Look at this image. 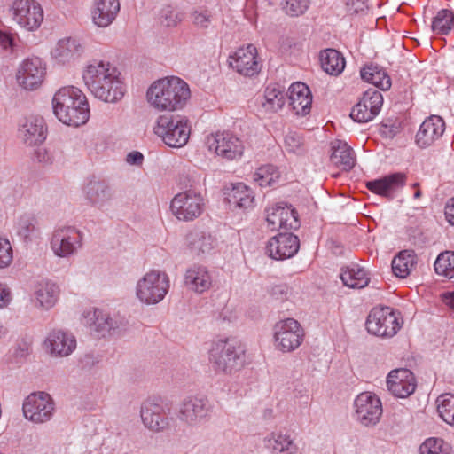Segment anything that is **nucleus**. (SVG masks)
Instances as JSON below:
<instances>
[{
    "label": "nucleus",
    "mask_w": 454,
    "mask_h": 454,
    "mask_svg": "<svg viewBox=\"0 0 454 454\" xmlns=\"http://www.w3.org/2000/svg\"><path fill=\"white\" fill-rule=\"evenodd\" d=\"M280 174L273 165L262 166L254 173V181L261 187H271L277 184Z\"/></svg>",
    "instance_id": "a19ab883"
},
{
    "label": "nucleus",
    "mask_w": 454,
    "mask_h": 454,
    "mask_svg": "<svg viewBox=\"0 0 454 454\" xmlns=\"http://www.w3.org/2000/svg\"><path fill=\"white\" fill-rule=\"evenodd\" d=\"M322 68L331 75H339L345 67L341 53L334 49H326L320 53Z\"/></svg>",
    "instance_id": "c9c22d12"
},
{
    "label": "nucleus",
    "mask_w": 454,
    "mask_h": 454,
    "mask_svg": "<svg viewBox=\"0 0 454 454\" xmlns=\"http://www.w3.org/2000/svg\"><path fill=\"white\" fill-rule=\"evenodd\" d=\"M12 261V249L10 242L0 238V268H5Z\"/></svg>",
    "instance_id": "5fc2aeb1"
},
{
    "label": "nucleus",
    "mask_w": 454,
    "mask_h": 454,
    "mask_svg": "<svg viewBox=\"0 0 454 454\" xmlns=\"http://www.w3.org/2000/svg\"><path fill=\"white\" fill-rule=\"evenodd\" d=\"M340 278L344 286L351 288H363L369 283L367 272L358 266L342 269Z\"/></svg>",
    "instance_id": "4c0bfd02"
},
{
    "label": "nucleus",
    "mask_w": 454,
    "mask_h": 454,
    "mask_svg": "<svg viewBox=\"0 0 454 454\" xmlns=\"http://www.w3.org/2000/svg\"><path fill=\"white\" fill-rule=\"evenodd\" d=\"M388 390L400 398L411 395L415 388L416 382L413 373L408 369H396L389 372L387 378Z\"/></svg>",
    "instance_id": "b1692460"
},
{
    "label": "nucleus",
    "mask_w": 454,
    "mask_h": 454,
    "mask_svg": "<svg viewBox=\"0 0 454 454\" xmlns=\"http://www.w3.org/2000/svg\"><path fill=\"white\" fill-rule=\"evenodd\" d=\"M12 20L27 31L37 30L43 20V11L35 0H14L10 7Z\"/></svg>",
    "instance_id": "9d476101"
},
{
    "label": "nucleus",
    "mask_w": 454,
    "mask_h": 454,
    "mask_svg": "<svg viewBox=\"0 0 454 454\" xmlns=\"http://www.w3.org/2000/svg\"><path fill=\"white\" fill-rule=\"evenodd\" d=\"M11 301V294L7 288L0 284V308L7 306Z\"/></svg>",
    "instance_id": "052dcab7"
},
{
    "label": "nucleus",
    "mask_w": 454,
    "mask_h": 454,
    "mask_svg": "<svg viewBox=\"0 0 454 454\" xmlns=\"http://www.w3.org/2000/svg\"><path fill=\"white\" fill-rule=\"evenodd\" d=\"M405 174L394 173L382 178L368 182L366 187L373 193L387 198H392L394 194L405 184Z\"/></svg>",
    "instance_id": "c85d7f7f"
},
{
    "label": "nucleus",
    "mask_w": 454,
    "mask_h": 454,
    "mask_svg": "<svg viewBox=\"0 0 454 454\" xmlns=\"http://www.w3.org/2000/svg\"><path fill=\"white\" fill-rule=\"evenodd\" d=\"M188 242L191 249L198 254L207 253L213 248V239L204 232L190 233Z\"/></svg>",
    "instance_id": "09e8293b"
},
{
    "label": "nucleus",
    "mask_w": 454,
    "mask_h": 454,
    "mask_svg": "<svg viewBox=\"0 0 454 454\" xmlns=\"http://www.w3.org/2000/svg\"><path fill=\"white\" fill-rule=\"evenodd\" d=\"M13 44V38L11 35L0 31V45L4 49L7 50L9 48H12Z\"/></svg>",
    "instance_id": "bf43d9fd"
},
{
    "label": "nucleus",
    "mask_w": 454,
    "mask_h": 454,
    "mask_svg": "<svg viewBox=\"0 0 454 454\" xmlns=\"http://www.w3.org/2000/svg\"><path fill=\"white\" fill-rule=\"evenodd\" d=\"M434 270L449 279L454 278V251L442 252L434 262Z\"/></svg>",
    "instance_id": "c03bdc74"
},
{
    "label": "nucleus",
    "mask_w": 454,
    "mask_h": 454,
    "mask_svg": "<svg viewBox=\"0 0 454 454\" xmlns=\"http://www.w3.org/2000/svg\"><path fill=\"white\" fill-rule=\"evenodd\" d=\"M82 246V233L73 226H62L56 229L51 237V247L59 257L74 254Z\"/></svg>",
    "instance_id": "ddd939ff"
},
{
    "label": "nucleus",
    "mask_w": 454,
    "mask_h": 454,
    "mask_svg": "<svg viewBox=\"0 0 454 454\" xmlns=\"http://www.w3.org/2000/svg\"><path fill=\"white\" fill-rule=\"evenodd\" d=\"M229 66L240 75L253 77L259 74L262 62L254 45L247 44L239 47L229 56Z\"/></svg>",
    "instance_id": "4468645a"
},
{
    "label": "nucleus",
    "mask_w": 454,
    "mask_h": 454,
    "mask_svg": "<svg viewBox=\"0 0 454 454\" xmlns=\"http://www.w3.org/2000/svg\"><path fill=\"white\" fill-rule=\"evenodd\" d=\"M432 30L436 35H448L454 27V12L440 10L432 21Z\"/></svg>",
    "instance_id": "79ce46f5"
},
{
    "label": "nucleus",
    "mask_w": 454,
    "mask_h": 454,
    "mask_svg": "<svg viewBox=\"0 0 454 454\" xmlns=\"http://www.w3.org/2000/svg\"><path fill=\"white\" fill-rule=\"evenodd\" d=\"M382 104L381 93L376 90H368L352 108L350 117L357 122H368L380 113Z\"/></svg>",
    "instance_id": "a211bd4d"
},
{
    "label": "nucleus",
    "mask_w": 454,
    "mask_h": 454,
    "mask_svg": "<svg viewBox=\"0 0 454 454\" xmlns=\"http://www.w3.org/2000/svg\"><path fill=\"white\" fill-rule=\"evenodd\" d=\"M416 263V255L413 251L400 252L392 261L394 274L399 278L407 277Z\"/></svg>",
    "instance_id": "58836bf2"
},
{
    "label": "nucleus",
    "mask_w": 454,
    "mask_h": 454,
    "mask_svg": "<svg viewBox=\"0 0 454 454\" xmlns=\"http://www.w3.org/2000/svg\"><path fill=\"white\" fill-rule=\"evenodd\" d=\"M204 198L195 189H189L177 193L171 200L170 210L180 221H192L203 212Z\"/></svg>",
    "instance_id": "6e6552de"
},
{
    "label": "nucleus",
    "mask_w": 454,
    "mask_h": 454,
    "mask_svg": "<svg viewBox=\"0 0 454 454\" xmlns=\"http://www.w3.org/2000/svg\"><path fill=\"white\" fill-rule=\"evenodd\" d=\"M413 188L415 189L413 197L418 200L421 197V191L419 187V184H414Z\"/></svg>",
    "instance_id": "0e129e2a"
},
{
    "label": "nucleus",
    "mask_w": 454,
    "mask_h": 454,
    "mask_svg": "<svg viewBox=\"0 0 454 454\" xmlns=\"http://www.w3.org/2000/svg\"><path fill=\"white\" fill-rule=\"evenodd\" d=\"M119 0H94L91 8L93 23L98 27H109L120 12Z\"/></svg>",
    "instance_id": "bb28decb"
},
{
    "label": "nucleus",
    "mask_w": 454,
    "mask_h": 454,
    "mask_svg": "<svg viewBox=\"0 0 454 454\" xmlns=\"http://www.w3.org/2000/svg\"><path fill=\"white\" fill-rule=\"evenodd\" d=\"M53 112L64 124L78 127L87 122L90 108L86 96L74 86L59 89L52 99Z\"/></svg>",
    "instance_id": "7ed1b4c3"
},
{
    "label": "nucleus",
    "mask_w": 454,
    "mask_h": 454,
    "mask_svg": "<svg viewBox=\"0 0 454 454\" xmlns=\"http://www.w3.org/2000/svg\"><path fill=\"white\" fill-rule=\"evenodd\" d=\"M143 155L139 152H133L128 154L127 161L134 165H141L143 162Z\"/></svg>",
    "instance_id": "680f3d73"
},
{
    "label": "nucleus",
    "mask_w": 454,
    "mask_h": 454,
    "mask_svg": "<svg viewBox=\"0 0 454 454\" xmlns=\"http://www.w3.org/2000/svg\"><path fill=\"white\" fill-rule=\"evenodd\" d=\"M289 287L286 284L275 285L270 288V295L278 301H285L287 299Z\"/></svg>",
    "instance_id": "6e6d98bb"
},
{
    "label": "nucleus",
    "mask_w": 454,
    "mask_h": 454,
    "mask_svg": "<svg viewBox=\"0 0 454 454\" xmlns=\"http://www.w3.org/2000/svg\"><path fill=\"white\" fill-rule=\"evenodd\" d=\"M169 278L164 271L153 270L137 284L136 294L145 304H157L164 299L169 289Z\"/></svg>",
    "instance_id": "423d86ee"
},
{
    "label": "nucleus",
    "mask_w": 454,
    "mask_h": 454,
    "mask_svg": "<svg viewBox=\"0 0 454 454\" xmlns=\"http://www.w3.org/2000/svg\"><path fill=\"white\" fill-rule=\"evenodd\" d=\"M153 131L167 145L180 148L190 138L191 124L185 116L163 114L158 117Z\"/></svg>",
    "instance_id": "39448f33"
},
{
    "label": "nucleus",
    "mask_w": 454,
    "mask_h": 454,
    "mask_svg": "<svg viewBox=\"0 0 454 454\" xmlns=\"http://www.w3.org/2000/svg\"><path fill=\"white\" fill-rule=\"evenodd\" d=\"M212 275L207 267L193 264L189 267L184 274V283L188 290L198 294H203L212 286Z\"/></svg>",
    "instance_id": "cd10ccee"
},
{
    "label": "nucleus",
    "mask_w": 454,
    "mask_h": 454,
    "mask_svg": "<svg viewBox=\"0 0 454 454\" xmlns=\"http://www.w3.org/2000/svg\"><path fill=\"white\" fill-rule=\"evenodd\" d=\"M211 405L207 399L202 397H189L180 407L178 417L180 420L193 425L209 416Z\"/></svg>",
    "instance_id": "5701e85b"
},
{
    "label": "nucleus",
    "mask_w": 454,
    "mask_h": 454,
    "mask_svg": "<svg viewBox=\"0 0 454 454\" xmlns=\"http://www.w3.org/2000/svg\"><path fill=\"white\" fill-rule=\"evenodd\" d=\"M35 160L43 164H49L52 162V157L44 148H38L35 151Z\"/></svg>",
    "instance_id": "4d7b16f0"
},
{
    "label": "nucleus",
    "mask_w": 454,
    "mask_h": 454,
    "mask_svg": "<svg viewBox=\"0 0 454 454\" xmlns=\"http://www.w3.org/2000/svg\"><path fill=\"white\" fill-rule=\"evenodd\" d=\"M189 20L195 28L205 30L210 26L213 16L207 8L200 6L191 11Z\"/></svg>",
    "instance_id": "de8ad7c7"
},
{
    "label": "nucleus",
    "mask_w": 454,
    "mask_h": 454,
    "mask_svg": "<svg viewBox=\"0 0 454 454\" xmlns=\"http://www.w3.org/2000/svg\"><path fill=\"white\" fill-rule=\"evenodd\" d=\"M331 163L342 171H349L356 164V155L353 149L342 140L331 143Z\"/></svg>",
    "instance_id": "7c9ffc66"
},
{
    "label": "nucleus",
    "mask_w": 454,
    "mask_h": 454,
    "mask_svg": "<svg viewBox=\"0 0 454 454\" xmlns=\"http://www.w3.org/2000/svg\"><path fill=\"white\" fill-rule=\"evenodd\" d=\"M208 359L215 373L223 375H232L247 364L245 345L229 338L212 342Z\"/></svg>",
    "instance_id": "20e7f679"
},
{
    "label": "nucleus",
    "mask_w": 454,
    "mask_h": 454,
    "mask_svg": "<svg viewBox=\"0 0 454 454\" xmlns=\"http://www.w3.org/2000/svg\"><path fill=\"white\" fill-rule=\"evenodd\" d=\"M304 330L300 323L294 318L280 320L274 325V345L284 353L297 349L304 340Z\"/></svg>",
    "instance_id": "0eeeda50"
},
{
    "label": "nucleus",
    "mask_w": 454,
    "mask_h": 454,
    "mask_svg": "<svg viewBox=\"0 0 454 454\" xmlns=\"http://www.w3.org/2000/svg\"><path fill=\"white\" fill-rule=\"evenodd\" d=\"M46 73V66L38 57H31L23 60L18 74V83L26 90L38 88L43 81Z\"/></svg>",
    "instance_id": "f3484780"
},
{
    "label": "nucleus",
    "mask_w": 454,
    "mask_h": 454,
    "mask_svg": "<svg viewBox=\"0 0 454 454\" xmlns=\"http://www.w3.org/2000/svg\"><path fill=\"white\" fill-rule=\"evenodd\" d=\"M44 348L51 356H67L75 349L76 339L69 332L54 329L49 333Z\"/></svg>",
    "instance_id": "412c9836"
},
{
    "label": "nucleus",
    "mask_w": 454,
    "mask_h": 454,
    "mask_svg": "<svg viewBox=\"0 0 454 454\" xmlns=\"http://www.w3.org/2000/svg\"><path fill=\"white\" fill-rule=\"evenodd\" d=\"M310 0H286L285 11L290 16L303 14L309 8Z\"/></svg>",
    "instance_id": "603ef678"
},
{
    "label": "nucleus",
    "mask_w": 454,
    "mask_h": 454,
    "mask_svg": "<svg viewBox=\"0 0 454 454\" xmlns=\"http://www.w3.org/2000/svg\"><path fill=\"white\" fill-rule=\"evenodd\" d=\"M286 94L278 85H270L264 91L262 107L268 112H278L285 105Z\"/></svg>",
    "instance_id": "ea45409f"
},
{
    "label": "nucleus",
    "mask_w": 454,
    "mask_h": 454,
    "mask_svg": "<svg viewBox=\"0 0 454 454\" xmlns=\"http://www.w3.org/2000/svg\"><path fill=\"white\" fill-rule=\"evenodd\" d=\"M285 147L289 153H301L303 152V142L301 137L294 133L290 132L285 137Z\"/></svg>",
    "instance_id": "864d4df0"
},
{
    "label": "nucleus",
    "mask_w": 454,
    "mask_h": 454,
    "mask_svg": "<svg viewBox=\"0 0 454 454\" xmlns=\"http://www.w3.org/2000/svg\"><path fill=\"white\" fill-rule=\"evenodd\" d=\"M84 318L86 325L97 333H104L105 332H109L114 327L113 319L109 315L98 309L86 311Z\"/></svg>",
    "instance_id": "e433bc0d"
},
{
    "label": "nucleus",
    "mask_w": 454,
    "mask_h": 454,
    "mask_svg": "<svg viewBox=\"0 0 454 454\" xmlns=\"http://www.w3.org/2000/svg\"><path fill=\"white\" fill-rule=\"evenodd\" d=\"M437 411L440 417L448 424L454 425V395L442 394L437 400Z\"/></svg>",
    "instance_id": "a18cd8bd"
},
{
    "label": "nucleus",
    "mask_w": 454,
    "mask_h": 454,
    "mask_svg": "<svg viewBox=\"0 0 454 454\" xmlns=\"http://www.w3.org/2000/svg\"><path fill=\"white\" fill-rule=\"evenodd\" d=\"M266 221L271 231L296 230L300 226L297 211L284 203H276L266 208Z\"/></svg>",
    "instance_id": "dca6fc26"
},
{
    "label": "nucleus",
    "mask_w": 454,
    "mask_h": 454,
    "mask_svg": "<svg viewBox=\"0 0 454 454\" xmlns=\"http://www.w3.org/2000/svg\"><path fill=\"white\" fill-rule=\"evenodd\" d=\"M151 106L159 111L182 109L191 98L188 83L177 76L159 79L153 82L146 92Z\"/></svg>",
    "instance_id": "f03ea898"
},
{
    "label": "nucleus",
    "mask_w": 454,
    "mask_h": 454,
    "mask_svg": "<svg viewBox=\"0 0 454 454\" xmlns=\"http://www.w3.org/2000/svg\"><path fill=\"white\" fill-rule=\"evenodd\" d=\"M54 411V402L45 392L30 394L23 403L25 418L34 423L49 421L52 418Z\"/></svg>",
    "instance_id": "f8f14e48"
},
{
    "label": "nucleus",
    "mask_w": 454,
    "mask_h": 454,
    "mask_svg": "<svg viewBox=\"0 0 454 454\" xmlns=\"http://www.w3.org/2000/svg\"><path fill=\"white\" fill-rule=\"evenodd\" d=\"M365 325L368 333L384 338L393 337L401 327L398 314L389 307L373 308Z\"/></svg>",
    "instance_id": "1a4fd4ad"
},
{
    "label": "nucleus",
    "mask_w": 454,
    "mask_h": 454,
    "mask_svg": "<svg viewBox=\"0 0 454 454\" xmlns=\"http://www.w3.org/2000/svg\"><path fill=\"white\" fill-rule=\"evenodd\" d=\"M361 78L381 90H388L391 88V78L387 71L380 66L373 63L365 65L360 71Z\"/></svg>",
    "instance_id": "473e14b6"
},
{
    "label": "nucleus",
    "mask_w": 454,
    "mask_h": 454,
    "mask_svg": "<svg viewBox=\"0 0 454 454\" xmlns=\"http://www.w3.org/2000/svg\"><path fill=\"white\" fill-rule=\"evenodd\" d=\"M46 125L41 116L31 115L23 121L19 129V136L28 145L43 143L46 138Z\"/></svg>",
    "instance_id": "a878e982"
},
{
    "label": "nucleus",
    "mask_w": 454,
    "mask_h": 454,
    "mask_svg": "<svg viewBox=\"0 0 454 454\" xmlns=\"http://www.w3.org/2000/svg\"><path fill=\"white\" fill-rule=\"evenodd\" d=\"M84 193L90 204L99 207L112 198L111 189L105 181H90L84 187Z\"/></svg>",
    "instance_id": "f704fd0d"
},
{
    "label": "nucleus",
    "mask_w": 454,
    "mask_h": 454,
    "mask_svg": "<svg viewBox=\"0 0 454 454\" xmlns=\"http://www.w3.org/2000/svg\"><path fill=\"white\" fill-rule=\"evenodd\" d=\"M444 214L448 223L454 226V197L447 201L444 208Z\"/></svg>",
    "instance_id": "13d9d810"
},
{
    "label": "nucleus",
    "mask_w": 454,
    "mask_h": 454,
    "mask_svg": "<svg viewBox=\"0 0 454 454\" xmlns=\"http://www.w3.org/2000/svg\"><path fill=\"white\" fill-rule=\"evenodd\" d=\"M264 445L272 454H297L299 448L288 433L272 432L264 438Z\"/></svg>",
    "instance_id": "2f4dec72"
},
{
    "label": "nucleus",
    "mask_w": 454,
    "mask_h": 454,
    "mask_svg": "<svg viewBox=\"0 0 454 454\" xmlns=\"http://www.w3.org/2000/svg\"><path fill=\"white\" fill-rule=\"evenodd\" d=\"M445 131V121L439 115H431L421 123L415 142L420 148H427L438 141Z\"/></svg>",
    "instance_id": "4be33fe9"
},
{
    "label": "nucleus",
    "mask_w": 454,
    "mask_h": 454,
    "mask_svg": "<svg viewBox=\"0 0 454 454\" xmlns=\"http://www.w3.org/2000/svg\"><path fill=\"white\" fill-rule=\"evenodd\" d=\"M207 145L210 152L227 160L240 159L245 149L243 141L229 131L207 136Z\"/></svg>",
    "instance_id": "9b49d317"
},
{
    "label": "nucleus",
    "mask_w": 454,
    "mask_h": 454,
    "mask_svg": "<svg viewBox=\"0 0 454 454\" xmlns=\"http://www.w3.org/2000/svg\"><path fill=\"white\" fill-rule=\"evenodd\" d=\"M290 106L296 115L304 116L310 112L312 96L303 82H294L289 87Z\"/></svg>",
    "instance_id": "c756f323"
},
{
    "label": "nucleus",
    "mask_w": 454,
    "mask_h": 454,
    "mask_svg": "<svg viewBox=\"0 0 454 454\" xmlns=\"http://www.w3.org/2000/svg\"><path fill=\"white\" fill-rule=\"evenodd\" d=\"M168 413L169 409L152 400L144 402L140 411L143 424L153 432L164 431L168 427Z\"/></svg>",
    "instance_id": "6ab92c4d"
},
{
    "label": "nucleus",
    "mask_w": 454,
    "mask_h": 454,
    "mask_svg": "<svg viewBox=\"0 0 454 454\" xmlns=\"http://www.w3.org/2000/svg\"><path fill=\"white\" fill-rule=\"evenodd\" d=\"M84 52L80 40L66 37L59 40L51 51V58L59 64H69L78 59Z\"/></svg>",
    "instance_id": "393cba45"
},
{
    "label": "nucleus",
    "mask_w": 454,
    "mask_h": 454,
    "mask_svg": "<svg viewBox=\"0 0 454 454\" xmlns=\"http://www.w3.org/2000/svg\"><path fill=\"white\" fill-rule=\"evenodd\" d=\"M357 420L364 426H374L382 415V405L380 398L373 393L364 392L355 400Z\"/></svg>",
    "instance_id": "2eb2a0df"
},
{
    "label": "nucleus",
    "mask_w": 454,
    "mask_h": 454,
    "mask_svg": "<svg viewBox=\"0 0 454 454\" xmlns=\"http://www.w3.org/2000/svg\"><path fill=\"white\" fill-rule=\"evenodd\" d=\"M450 447L442 438L430 437L426 439L419 449V454H450Z\"/></svg>",
    "instance_id": "49530a36"
},
{
    "label": "nucleus",
    "mask_w": 454,
    "mask_h": 454,
    "mask_svg": "<svg viewBox=\"0 0 454 454\" xmlns=\"http://www.w3.org/2000/svg\"><path fill=\"white\" fill-rule=\"evenodd\" d=\"M17 224L19 234L27 238L35 230L36 218L33 215L26 214L20 217Z\"/></svg>",
    "instance_id": "3c124183"
},
{
    "label": "nucleus",
    "mask_w": 454,
    "mask_h": 454,
    "mask_svg": "<svg viewBox=\"0 0 454 454\" xmlns=\"http://www.w3.org/2000/svg\"><path fill=\"white\" fill-rule=\"evenodd\" d=\"M82 79L88 90L105 102H117L126 91L121 73L109 61L92 60L84 67Z\"/></svg>",
    "instance_id": "f257e3e1"
},
{
    "label": "nucleus",
    "mask_w": 454,
    "mask_h": 454,
    "mask_svg": "<svg viewBox=\"0 0 454 454\" xmlns=\"http://www.w3.org/2000/svg\"><path fill=\"white\" fill-rule=\"evenodd\" d=\"M300 248V240L291 232L279 233L270 239L267 245V253L276 260H284L293 257Z\"/></svg>",
    "instance_id": "aec40b11"
},
{
    "label": "nucleus",
    "mask_w": 454,
    "mask_h": 454,
    "mask_svg": "<svg viewBox=\"0 0 454 454\" xmlns=\"http://www.w3.org/2000/svg\"><path fill=\"white\" fill-rule=\"evenodd\" d=\"M6 333L5 328L3 326V325L0 323V338Z\"/></svg>",
    "instance_id": "69168bd1"
},
{
    "label": "nucleus",
    "mask_w": 454,
    "mask_h": 454,
    "mask_svg": "<svg viewBox=\"0 0 454 454\" xmlns=\"http://www.w3.org/2000/svg\"><path fill=\"white\" fill-rule=\"evenodd\" d=\"M442 302L454 310V291H448L442 295Z\"/></svg>",
    "instance_id": "e2e57ef3"
},
{
    "label": "nucleus",
    "mask_w": 454,
    "mask_h": 454,
    "mask_svg": "<svg viewBox=\"0 0 454 454\" xmlns=\"http://www.w3.org/2000/svg\"><path fill=\"white\" fill-rule=\"evenodd\" d=\"M183 20L184 15L170 6L163 8L160 17V24L167 27H175L181 23Z\"/></svg>",
    "instance_id": "8fccbe9b"
},
{
    "label": "nucleus",
    "mask_w": 454,
    "mask_h": 454,
    "mask_svg": "<svg viewBox=\"0 0 454 454\" xmlns=\"http://www.w3.org/2000/svg\"><path fill=\"white\" fill-rule=\"evenodd\" d=\"M59 294V288L55 283L42 281L35 287L34 298L37 306L49 309L57 302Z\"/></svg>",
    "instance_id": "72a5a7b5"
},
{
    "label": "nucleus",
    "mask_w": 454,
    "mask_h": 454,
    "mask_svg": "<svg viewBox=\"0 0 454 454\" xmlns=\"http://www.w3.org/2000/svg\"><path fill=\"white\" fill-rule=\"evenodd\" d=\"M231 200L240 208H249L254 203V192L253 191L242 183L237 184L232 191Z\"/></svg>",
    "instance_id": "37998d69"
}]
</instances>
